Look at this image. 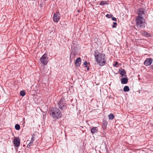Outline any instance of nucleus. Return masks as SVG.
Wrapping results in <instances>:
<instances>
[{
	"mask_svg": "<svg viewBox=\"0 0 153 153\" xmlns=\"http://www.w3.org/2000/svg\"><path fill=\"white\" fill-rule=\"evenodd\" d=\"M94 57L96 61L100 66H103L106 63L107 58L104 53H99L97 50L94 52Z\"/></svg>",
	"mask_w": 153,
	"mask_h": 153,
	"instance_id": "1",
	"label": "nucleus"
},
{
	"mask_svg": "<svg viewBox=\"0 0 153 153\" xmlns=\"http://www.w3.org/2000/svg\"><path fill=\"white\" fill-rule=\"evenodd\" d=\"M48 112L50 115L54 119H59L62 117L61 112L57 108L52 107L49 109Z\"/></svg>",
	"mask_w": 153,
	"mask_h": 153,
	"instance_id": "2",
	"label": "nucleus"
},
{
	"mask_svg": "<svg viewBox=\"0 0 153 153\" xmlns=\"http://www.w3.org/2000/svg\"><path fill=\"white\" fill-rule=\"evenodd\" d=\"M144 19L142 16H137L135 20L136 25L138 28H144L145 27L144 23Z\"/></svg>",
	"mask_w": 153,
	"mask_h": 153,
	"instance_id": "3",
	"label": "nucleus"
},
{
	"mask_svg": "<svg viewBox=\"0 0 153 153\" xmlns=\"http://www.w3.org/2000/svg\"><path fill=\"white\" fill-rule=\"evenodd\" d=\"M66 100L63 97H62L57 103L59 108L62 111L65 110L67 108Z\"/></svg>",
	"mask_w": 153,
	"mask_h": 153,
	"instance_id": "4",
	"label": "nucleus"
},
{
	"mask_svg": "<svg viewBox=\"0 0 153 153\" xmlns=\"http://www.w3.org/2000/svg\"><path fill=\"white\" fill-rule=\"evenodd\" d=\"M40 60L43 65H46L48 62L47 54L45 53L43 54L40 58Z\"/></svg>",
	"mask_w": 153,
	"mask_h": 153,
	"instance_id": "5",
	"label": "nucleus"
},
{
	"mask_svg": "<svg viewBox=\"0 0 153 153\" xmlns=\"http://www.w3.org/2000/svg\"><path fill=\"white\" fill-rule=\"evenodd\" d=\"M60 14L59 12H56L53 14V19L54 22H57L60 20Z\"/></svg>",
	"mask_w": 153,
	"mask_h": 153,
	"instance_id": "6",
	"label": "nucleus"
},
{
	"mask_svg": "<svg viewBox=\"0 0 153 153\" xmlns=\"http://www.w3.org/2000/svg\"><path fill=\"white\" fill-rule=\"evenodd\" d=\"M13 143L14 146L15 147H18L20 145V141L19 137H15L13 141Z\"/></svg>",
	"mask_w": 153,
	"mask_h": 153,
	"instance_id": "7",
	"label": "nucleus"
},
{
	"mask_svg": "<svg viewBox=\"0 0 153 153\" xmlns=\"http://www.w3.org/2000/svg\"><path fill=\"white\" fill-rule=\"evenodd\" d=\"M152 61L153 59L152 58H147L144 62V64L145 66H149L152 64Z\"/></svg>",
	"mask_w": 153,
	"mask_h": 153,
	"instance_id": "8",
	"label": "nucleus"
},
{
	"mask_svg": "<svg viewBox=\"0 0 153 153\" xmlns=\"http://www.w3.org/2000/svg\"><path fill=\"white\" fill-rule=\"evenodd\" d=\"M138 16H142L143 14H144L145 9L143 8H140L137 11Z\"/></svg>",
	"mask_w": 153,
	"mask_h": 153,
	"instance_id": "9",
	"label": "nucleus"
},
{
	"mask_svg": "<svg viewBox=\"0 0 153 153\" xmlns=\"http://www.w3.org/2000/svg\"><path fill=\"white\" fill-rule=\"evenodd\" d=\"M119 73L121 75V77H123L124 76L126 77H127V76L126 75V71L124 69H119Z\"/></svg>",
	"mask_w": 153,
	"mask_h": 153,
	"instance_id": "10",
	"label": "nucleus"
},
{
	"mask_svg": "<svg viewBox=\"0 0 153 153\" xmlns=\"http://www.w3.org/2000/svg\"><path fill=\"white\" fill-rule=\"evenodd\" d=\"M81 62V59L80 57H78L75 60V64L76 66L79 67Z\"/></svg>",
	"mask_w": 153,
	"mask_h": 153,
	"instance_id": "11",
	"label": "nucleus"
},
{
	"mask_svg": "<svg viewBox=\"0 0 153 153\" xmlns=\"http://www.w3.org/2000/svg\"><path fill=\"white\" fill-rule=\"evenodd\" d=\"M107 124L108 123L107 122V121L105 120H103L102 122V128L104 130L106 129Z\"/></svg>",
	"mask_w": 153,
	"mask_h": 153,
	"instance_id": "12",
	"label": "nucleus"
},
{
	"mask_svg": "<svg viewBox=\"0 0 153 153\" xmlns=\"http://www.w3.org/2000/svg\"><path fill=\"white\" fill-rule=\"evenodd\" d=\"M98 128L97 127H93L91 130V132L92 134H94L97 132Z\"/></svg>",
	"mask_w": 153,
	"mask_h": 153,
	"instance_id": "13",
	"label": "nucleus"
},
{
	"mask_svg": "<svg viewBox=\"0 0 153 153\" xmlns=\"http://www.w3.org/2000/svg\"><path fill=\"white\" fill-rule=\"evenodd\" d=\"M128 79L126 77L123 78L121 79V83L122 84H126L128 82Z\"/></svg>",
	"mask_w": 153,
	"mask_h": 153,
	"instance_id": "14",
	"label": "nucleus"
},
{
	"mask_svg": "<svg viewBox=\"0 0 153 153\" xmlns=\"http://www.w3.org/2000/svg\"><path fill=\"white\" fill-rule=\"evenodd\" d=\"M142 34L143 36L147 37H151V34L145 31H143L142 32Z\"/></svg>",
	"mask_w": 153,
	"mask_h": 153,
	"instance_id": "15",
	"label": "nucleus"
},
{
	"mask_svg": "<svg viewBox=\"0 0 153 153\" xmlns=\"http://www.w3.org/2000/svg\"><path fill=\"white\" fill-rule=\"evenodd\" d=\"M108 3L106 2V1H101L100 3V5H104L105 4H108Z\"/></svg>",
	"mask_w": 153,
	"mask_h": 153,
	"instance_id": "16",
	"label": "nucleus"
},
{
	"mask_svg": "<svg viewBox=\"0 0 153 153\" xmlns=\"http://www.w3.org/2000/svg\"><path fill=\"white\" fill-rule=\"evenodd\" d=\"M130 90V89L128 86H125L123 88V91L124 92H128Z\"/></svg>",
	"mask_w": 153,
	"mask_h": 153,
	"instance_id": "17",
	"label": "nucleus"
},
{
	"mask_svg": "<svg viewBox=\"0 0 153 153\" xmlns=\"http://www.w3.org/2000/svg\"><path fill=\"white\" fill-rule=\"evenodd\" d=\"M108 118L110 120H113L114 118V115L113 114L111 113L110 114L108 115Z\"/></svg>",
	"mask_w": 153,
	"mask_h": 153,
	"instance_id": "18",
	"label": "nucleus"
},
{
	"mask_svg": "<svg viewBox=\"0 0 153 153\" xmlns=\"http://www.w3.org/2000/svg\"><path fill=\"white\" fill-rule=\"evenodd\" d=\"M20 94L21 96L22 97H24L26 94V93L25 91H24V90L21 91L20 93Z\"/></svg>",
	"mask_w": 153,
	"mask_h": 153,
	"instance_id": "19",
	"label": "nucleus"
},
{
	"mask_svg": "<svg viewBox=\"0 0 153 153\" xmlns=\"http://www.w3.org/2000/svg\"><path fill=\"white\" fill-rule=\"evenodd\" d=\"M15 128L16 130H19L20 129V126L19 124H16L15 126Z\"/></svg>",
	"mask_w": 153,
	"mask_h": 153,
	"instance_id": "20",
	"label": "nucleus"
},
{
	"mask_svg": "<svg viewBox=\"0 0 153 153\" xmlns=\"http://www.w3.org/2000/svg\"><path fill=\"white\" fill-rule=\"evenodd\" d=\"M106 17L108 18H111L113 16V15L112 14H107L105 16Z\"/></svg>",
	"mask_w": 153,
	"mask_h": 153,
	"instance_id": "21",
	"label": "nucleus"
},
{
	"mask_svg": "<svg viewBox=\"0 0 153 153\" xmlns=\"http://www.w3.org/2000/svg\"><path fill=\"white\" fill-rule=\"evenodd\" d=\"M117 23L116 22H113V25L112 26V27L113 28L116 27L117 26Z\"/></svg>",
	"mask_w": 153,
	"mask_h": 153,
	"instance_id": "22",
	"label": "nucleus"
},
{
	"mask_svg": "<svg viewBox=\"0 0 153 153\" xmlns=\"http://www.w3.org/2000/svg\"><path fill=\"white\" fill-rule=\"evenodd\" d=\"M112 18V20L114 21H117V19L114 17L113 16H112V17L111 18Z\"/></svg>",
	"mask_w": 153,
	"mask_h": 153,
	"instance_id": "23",
	"label": "nucleus"
},
{
	"mask_svg": "<svg viewBox=\"0 0 153 153\" xmlns=\"http://www.w3.org/2000/svg\"><path fill=\"white\" fill-rule=\"evenodd\" d=\"M118 64V62H116L115 63L113 64V66L114 67L116 66Z\"/></svg>",
	"mask_w": 153,
	"mask_h": 153,
	"instance_id": "24",
	"label": "nucleus"
},
{
	"mask_svg": "<svg viewBox=\"0 0 153 153\" xmlns=\"http://www.w3.org/2000/svg\"><path fill=\"white\" fill-rule=\"evenodd\" d=\"M34 137H32V138H31V140L30 141L33 142L34 141Z\"/></svg>",
	"mask_w": 153,
	"mask_h": 153,
	"instance_id": "25",
	"label": "nucleus"
},
{
	"mask_svg": "<svg viewBox=\"0 0 153 153\" xmlns=\"http://www.w3.org/2000/svg\"><path fill=\"white\" fill-rule=\"evenodd\" d=\"M83 64H84V65H85H85H88V63L86 61H85L84 62Z\"/></svg>",
	"mask_w": 153,
	"mask_h": 153,
	"instance_id": "26",
	"label": "nucleus"
},
{
	"mask_svg": "<svg viewBox=\"0 0 153 153\" xmlns=\"http://www.w3.org/2000/svg\"><path fill=\"white\" fill-rule=\"evenodd\" d=\"M33 142L32 141H30V142H29V143H28V144L30 146H32L33 144Z\"/></svg>",
	"mask_w": 153,
	"mask_h": 153,
	"instance_id": "27",
	"label": "nucleus"
},
{
	"mask_svg": "<svg viewBox=\"0 0 153 153\" xmlns=\"http://www.w3.org/2000/svg\"><path fill=\"white\" fill-rule=\"evenodd\" d=\"M85 68H87V70H89V67H88V66H87V65H85Z\"/></svg>",
	"mask_w": 153,
	"mask_h": 153,
	"instance_id": "28",
	"label": "nucleus"
},
{
	"mask_svg": "<svg viewBox=\"0 0 153 153\" xmlns=\"http://www.w3.org/2000/svg\"><path fill=\"white\" fill-rule=\"evenodd\" d=\"M31 146L28 144L27 146V147L28 148H29Z\"/></svg>",
	"mask_w": 153,
	"mask_h": 153,
	"instance_id": "29",
	"label": "nucleus"
},
{
	"mask_svg": "<svg viewBox=\"0 0 153 153\" xmlns=\"http://www.w3.org/2000/svg\"><path fill=\"white\" fill-rule=\"evenodd\" d=\"M150 67L153 70V65H151Z\"/></svg>",
	"mask_w": 153,
	"mask_h": 153,
	"instance_id": "30",
	"label": "nucleus"
},
{
	"mask_svg": "<svg viewBox=\"0 0 153 153\" xmlns=\"http://www.w3.org/2000/svg\"><path fill=\"white\" fill-rule=\"evenodd\" d=\"M32 137H34L35 136V135L34 134H33L32 135Z\"/></svg>",
	"mask_w": 153,
	"mask_h": 153,
	"instance_id": "31",
	"label": "nucleus"
},
{
	"mask_svg": "<svg viewBox=\"0 0 153 153\" xmlns=\"http://www.w3.org/2000/svg\"><path fill=\"white\" fill-rule=\"evenodd\" d=\"M72 55V53L70 54V60H71V56Z\"/></svg>",
	"mask_w": 153,
	"mask_h": 153,
	"instance_id": "32",
	"label": "nucleus"
},
{
	"mask_svg": "<svg viewBox=\"0 0 153 153\" xmlns=\"http://www.w3.org/2000/svg\"><path fill=\"white\" fill-rule=\"evenodd\" d=\"M73 55L74 56H75V54L74 53H73Z\"/></svg>",
	"mask_w": 153,
	"mask_h": 153,
	"instance_id": "33",
	"label": "nucleus"
},
{
	"mask_svg": "<svg viewBox=\"0 0 153 153\" xmlns=\"http://www.w3.org/2000/svg\"><path fill=\"white\" fill-rule=\"evenodd\" d=\"M79 10H78V12H79Z\"/></svg>",
	"mask_w": 153,
	"mask_h": 153,
	"instance_id": "34",
	"label": "nucleus"
},
{
	"mask_svg": "<svg viewBox=\"0 0 153 153\" xmlns=\"http://www.w3.org/2000/svg\"><path fill=\"white\" fill-rule=\"evenodd\" d=\"M152 108L153 109V107Z\"/></svg>",
	"mask_w": 153,
	"mask_h": 153,
	"instance_id": "35",
	"label": "nucleus"
}]
</instances>
